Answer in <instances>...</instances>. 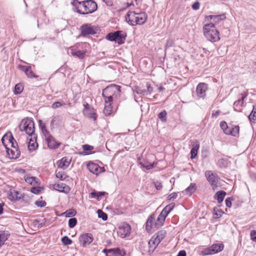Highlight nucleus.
<instances>
[{
  "label": "nucleus",
  "instance_id": "nucleus-1",
  "mask_svg": "<svg viewBox=\"0 0 256 256\" xmlns=\"http://www.w3.org/2000/svg\"><path fill=\"white\" fill-rule=\"evenodd\" d=\"M147 18L148 16L144 12H136L134 11H129L126 16V20L132 26L142 25L146 22Z\"/></svg>",
  "mask_w": 256,
  "mask_h": 256
},
{
  "label": "nucleus",
  "instance_id": "nucleus-2",
  "mask_svg": "<svg viewBox=\"0 0 256 256\" xmlns=\"http://www.w3.org/2000/svg\"><path fill=\"white\" fill-rule=\"evenodd\" d=\"M202 30L204 36L210 42H214L220 40L219 32L213 23L204 24Z\"/></svg>",
  "mask_w": 256,
  "mask_h": 256
},
{
  "label": "nucleus",
  "instance_id": "nucleus-3",
  "mask_svg": "<svg viewBox=\"0 0 256 256\" xmlns=\"http://www.w3.org/2000/svg\"><path fill=\"white\" fill-rule=\"evenodd\" d=\"M156 214H152L148 218L146 224V229L148 232H152L154 228L158 229L161 228L164 223V221L162 218L158 217L154 223H153L154 220L155 219Z\"/></svg>",
  "mask_w": 256,
  "mask_h": 256
},
{
  "label": "nucleus",
  "instance_id": "nucleus-4",
  "mask_svg": "<svg viewBox=\"0 0 256 256\" xmlns=\"http://www.w3.org/2000/svg\"><path fill=\"white\" fill-rule=\"evenodd\" d=\"M22 131H24L28 136H32L34 134V121L28 118L23 119L19 126Z\"/></svg>",
  "mask_w": 256,
  "mask_h": 256
},
{
  "label": "nucleus",
  "instance_id": "nucleus-5",
  "mask_svg": "<svg viewBox=\"0 0 256 256\" xmlns=\"http://www.w3.org/2000/svg\"><path fill=\"white\" fill-rule=\"evenodd\" d=\"M126 34L120 30H117L114 32H110L106 36V38L111 42H116L118 44L124 43Z\"/></svg>",
  "mask_w": 256,
  "mask_h": 256
},
{
  "label": "nucleus",
  "instance_id": "nucleus-6",
  "mask_svg": "<svg viewBox=\"0 0 256 256\" xmlns=\"http://www.w3.org/2000/svg\"><path fill=\"white\" fill-rule=\"evenodd\" d=\"M110 96L114 98H118L121 95V86L112 84L102 90V95Z\"/></svg>",
  "mask_w": 256,
  "mask_h": 256
},
{
  "label": "nucleus",
  "instance_id": "nucleus-7",
  "mask_svg": "<svg viewBox=\"0 0 256 256\" xmlns=\"http://www.w3.org/2000/svg\"><path fill=\"white\" fill-rule=\"evenodd\" d=\"M83 8L82 14H87L94 12L98 8L96 3L92 0H84L82 4Z\"/></svg>",
  "mask_w": 256,
  "mask_h": 256
},
{
  "label": "nucleus",
  "instance_id": "nucleus-8",
  "mask_svg": "<svg viewBox=\"0 0 256 256\" xmlns=\"http://www.w3.org/2000/svg\"><path fill=\"white\" fill-rule=\"evenodd\" d=\"M205 176L208 181L210 184L212 188L214 190L218 186L219 180L220 179L218 176L211 170H207L205 172Z\"/></svg>",
  "mask_w": 256,
  "mask_h": 256
},
{
  "label": "nucleus",
  "instance_id": "nucleus-9",
  "mask_svg": "<svg viewBox=\"0 0 256 256\" xmlns=\"http://www.w3.org/2000/svg\"><path fill=\"white\" fill-rule=\"evenodd\" d=\"M224 248L222 244H215L209 248H205L202 252L204 255H209L217 253L222 251Z\"/></svg>",
  "mask_w": 256,
  "mask_h": 256
},
{
  "label": "nucleus",
  "instance_id": "nucleus-10",
  "mask_svg": "<svg viewBox=\"0 0 256 256\" xmlns=\"http://www.w3.org/2000/svg\"><path fill=\"white\" fill-rule=\"evenodd\" d=\"M48 147L50 149H56L58 148L60 143L56 142L55 138L50 134V132L44 135Z\"/></svg>",
  "mask_w": 256,
  "mask_h": 256
},
{
  "label": "nucleus",
  "instance_id": "nucleus-11",
  "mask_svg": "<svg viewBox=\"0 0 256 256\" xmlns=\"http://www.w3.org/2000/svg\"><path fill=\"white\" fill-rule=\"evenodd\" d=\"M92 234L90 233H85L81 234L79 237V242L83 247H86L93 241Z\"/></svg>",
  "mask_w": 256,
  "mask_h": 256
},
{
  "label": "nucleus",
  "instance_id": "nucleus-12",
  "mask_svg": "<svg viewBox=\"0 0 256 256\" xmlns=\"http://www.w3.org/2000/svg\"><path fill=\"white\" fill-rule=\"evenodd\" d=\"M87 168L90 172L96 175L105 170L104 167H100L98 164L92 162H90L87 164Z\"/></svg>",
  "mask_w": 256,
  "mask_h": 256
},
{
  "label": "nucleus",
  "instance_id": "nucleus-13",
  "mask_svg": "<svg viewBox=\"0 0 256 256\" xmlns=\"http://www.w3.org/2000/svg\"><path fill=\"white\" fill-rule=\"evenodd\" d=\"M208 90V84L205 83H200L196 86V92L200 98H204Z\"/></svg>",
  "mask_w": 256,
  "mask_h": 256
},
{
  "label": "nucleus",
  "instance_id": "nucleus-14",
  "mask_svg": "<svg viewBox=\"0 0 256 256\" xmlns=\"http://www.w3.org/2000/svg\"><path fill=\"white\" fill-rule=\"evenodd\" d=\"M175 206V204L174 203H170L167 206H166L162 210L160 214L158 216V218H162V220L164 222L166 220V218L168 214L172 211V210L174 208Z\"/></svg>",
  "mask_w": 256,
  "mask_h": 256
},
{
  "label": "nucleus",
  "instance_id": "nucleus-15",
  "mask_svg": "<svg viewBox=\"0 0 256 256\" xmlns=\"http://www.w3.org/2000/svg\"><path fill=\"white\" fill-rule=\"evenodd\" d=\"M81 30V35L85 36L88 34H95V32L92 26L90 24H85L82 26L80 28Z\"/></svg>",
  "mask_w": 256,
  "mask_h": 256
},
{
  "label": "nucleus",
  "instance_id": "nucleus-16",
  "mask_svg": "<svg viewBox=\"0 0 256 256\" xmlns=\"http://www.w3.org/2000/svg\"><path fill=\"white\" fill-rule=\"evenodd\" d=\"M18 68L24 72L30 78L38 77V76L36 75L32 71L30 66H25L20 64L18 65Z\"/></svg>",
  "mask_w": 256,
  "mask_h": 256
},
{
  "label": "nucleus",
  "instance_id": "nucleus-17",
  "mask_svg": "<svg viewBox=\"0 0 256 256\" xmlns=\"http://www.w3.org/2000/svg\"><path fill=\"white\" fill-rule=\"evenodd\" d=\"M8 196L11 201L19 200L24 198L22 194H20L18 191L11 190L8 192Z\"/></svg>",
  "mask_w": 256,
  "mask_h": 256
},
{
  "label": "nucleus",
  "instance_id": "nucleus-18",
  "mask_svg": "<svg viewBox=\"0 0 256 256\" xmlns=\"http://www.w3.org/2000/svg\"><path fill=\"white\" fill-rule=\"evenodd\" d=\"M5 148H6V153L8 154L10 158L16 159L20 156V152L18 148H16V150H12L8 148L7 146Z\"/></svg>",
  "mask_w": 256,
  "mask_h": 256
},
{
  "label": "nucleus",
  "instance_id": "nucleus-19",
  "mask_svg": "<svg viewBox=\"0 0 256 256\" xmlns=\"http://www.w3.org/2000/svg\"><path fill=\"white\" fill-rule=\"evenodd\" d=\"M37 136L34 134H33L32 138L30 139L28 142V148L30 152L34 150L38 147V144L36 142Z\"/></svg>",
  "mask_w": 256,
  "mask_h": 256
},
{
  "label": "nucleus",
  "instance_id": "nucleus-20",
  "mask_svg": "<svg viewBox=\"0 0 256 256\" xmlns=\"http://www.w3.org/2000/svg\"><path fill=\"white\" fill-rule=\"evenodd\" d=\"M242 98L236 101L234 104V108L235 111L241 112V107L242 106L244 98L246 96L245 94H241Z\"/></svg>",
  "mask_w": 256,
  "mask_h": 256
},
{
  "label": "nucleus",
  "instance_id": "nucleus-21",
  "mask_svg": "<svg viewBox=\"0 0 256 256\" xmlns=\"http://www.w3.org/2000/svg\"><path fill=\"white\" fill-rule=\"evenodd\" d=\"M54 188L60 192L68 194L70 192V188L65 184H57L54 185Z\"/></svg>",
  "mask_w": 256,
  "mask_h": 256
},
{
  "label": "nucleus",
  "instance_id": "nucleus-22",
  "mask_svg": "<svg viewBox=\"0 0 256 256\" xmlns=\"http://www.w3.org/2000/svg\"><path fill=\"white\" fill-rule=\"evenodd\" d=\"M10 236V234L8 231L0 230V248L4 246Z\"/></svg>",
  "mask_w": 256,
  "mask_h": 256
},
{
  "label": "nucleus",
  "instance_id": "nucleus-23",
  "mask_svg": "<svg viewBox=\"0 0 256 256\" xmlns=\"http://www.w3.org/2000/svg\"><path fill=\"white\" fill-rule=\"evenodd\" d=\"M229 130L226 134L232 136H237L239 134L240 127L236 125H229Z\"/></svg>",
  "mask_w": 256,
  "mask_h": 256
},
{
  "label": "nucleus",
  "instance_id": "nucleus-24",
  "mask_svg": "<svg viewBox=\"0 0 256 256\" xmlns=\"http://www.w3.org/2000/svg\"><path fill=\"white\" fill-rule=\"evenodd\" d=\"M158 241V240L156 239V238H154V236L148 242V246L150 248L148 252H151L152 253L153 252L156 246L160 242Z\"/></svg>",
  "mask_w": 256,
  "mask_h": 256
},
{
  "label": "nucleus",
  "instance_id": "nucleus-25",
  "mask_svg": "<svg viewBox=\"0 0 256 256\" xmlns=\"http://www.w3.org/2000/svg\"><path fill=\"white\" fill-rule=\"evenodd\" d=\"M108 253L111 256H124L126 254L124 250H122L119 248L109 249Z\"/></svg>",
  "mask_w": 256,
  "mask_h": 256
},
{
  "label": "nucleus",
  "instance_id": "nucleus-26",
  "mask_svg": "<svg viewBox=\"0 0 256 256\" xmlns=\"http://www.w3.org/2000/svg\"><path fill=\"white\" fill-rule=\"evenodd\" d=\"M70 162V160L66 157H64L58 162V167L64 170L69 166Z\"/></svg>",
  "mask_w": 256,
  "mask_h": 256
},
{
  "label": "nucleus",
  "instance_id": "nucleus-27",
  "mask_svg": "<svg viewBox=\"0 0 256 256\" xmlns=\"http://www.w3.org/2000/svg\"><path fill=\"white\" fill-rule=\"evenodd\" d=\"M130 226L128 224H126V226L120 228L119 232L122 237H126L130 234Z\"/></svg>",
  "mask_w": 256,
  "mask_h": 256
},
{
  "label": "nucleus",
  "instance_id": "nucleus-28",
  "mask_svg": "<svg viewBox=\"0 0 256 256\" xmlns=\"http://www.w3.org/2000/svg\"><path fill=\"white\" fill-rule=\"evenodd\" d=\"M226 195V192L224 190H220L214 194V198L216 200L218 204L223 202L224 196Z\"/></svg>",
  "mask_w": 256,
  "mask_h": 256
},
{
  "label": "nucleus",
  "instance_id": "nucleus-29",
  "mask_svg": "<svg viewBox=\"0 0 256 256\" xmlns=\"http://www.w3.org/2000/svg\"><path fill=\"white\" fill-rule=\"evenodd\" d=\"M6 140H8V142L14 140V138L10 132L6 134L2 138V142L5 147L7 146V145L5 143Z\"/></svg>",
  "mask_w": 256,
  "mask_h": 256
},
{
  "label": "nucleus",
  "instance_id": "nucleus-30",
  "mask_svg": "<svg viewBox=\"0 0 256 256\" xmlns=\"http://www.w3.org/2000/svg\"><path fill=\"white\" fill-rule=\"evenodd\" d=\"M71 4L72 7V10L74 11H75L80 14H82V10H80L79 6H80V4L79 1L78 0H74L71 2Z\"/></svg>",
  "mask_w": 256,
  "mask_h": 256
},
{
  "label": "nucleus",
  "instance_id": "nucleus-31",
  "mask_svg": "<svg viewBox=\"0 0 256 256\" xmlns=\"http://www.w3.org/2000/svg\"><path fill=\"white\" fill-rule=\"evenodd\" d=\"M200 144L198 142H196V145H193V148L191 149L190 150V158L192 159L194 158L197 155L198 150L199 148Z\"/></svg>",
  "mask_w": 256,
  "mask_h": 256
},
{
  "label": "nucleus",
  "instance_id": "nucleus-32",
  "mask_svg": "<svg viewBox=\"0 0 256 256\" xmlns=\"http://www.w3.org/2000/svg\"><path fill=\"white\" fill-rule=\"evenodd\" d=\"M139 164L141 166H142V168H144L148 170L152 169L154 167V163H149L148 162L144 160L139 162Z\"/></svg>",
  "mask_w": 256,
  "mask_h": 256
},
{
  "label": "nucleus",
  "instance_id": "nucleus-33",
  "mask_svg": "<svg viewBox=\"0 0 256 256\" xmlns=\"http://www.w3.org/2000/svg\"><path fill=\"white\" fill-rule=\"evenodd\" d=\"M105 192H96L94 190L91 193L90 195L92 196V198H96L97 200H100V198L102 196H104L105 194Z\"/></svg>",
  "mask_w": 256,
  "mask_h": 256
},
{
  "label": "nucleus",
  "instance_id": "nucleus-34",
  "mask_svg": "<svg viewBox=\"0 0 256 256\" xmlns=\"http://www.w3.org/2000/svg\"><path fill=\"white\" fill-rule=\"evenodd\" d=\"M71 53L73 56H76L80 59H82L86 56V52L78 50L76 51H72Z\"/></svg>",
  "mask_w": 256,
  "mask_h": 256
},
{
  "label": "nucleus",
  "instance_id": "nucleus-35",
  "mask_svg": "<svg viewBox=\"0 0 256 256\" xmlns=\"http://www.w3.org/2000/svg\"><path fill=\"white\" fill-rule=\"evenodd\" d=\"M112 106L110 104H105L104 109V114L106 116L110 115L112 112Z\"/></svg>",
  "mask_w": 256,
  "mask_h": 256
},
{
  "label": "nucleus",
  "instance_id": "nucleus-36",
  "mask_svg": "<svg viewBox=\"0 0 256 256\" xmlns=\"http://www.w3.org/2000/svg\"><path fill=\"white\" fill-rule=\"evenodd\" d=\"M248 118L251 122H256V105L253 106V110L249 115Z\"/></svg>",
  "mask_w": 256,
  "mask_h": 256
},
{
  "label": "nucleus",
  "instance_id": "nucleus-37",
  "mask_svg": "<svg viewBox=\"0 0 256 256\" xmlns=\"http://www.w3.org/2000/svg\"><path fill=\"white\" fill-rule=\"evenodd\" d=\"M166 235V232L165 230H160L157 232L156 239L158 240V242H161V241L165 238Z\"/></svg>",
  "mask_w": 256,
  "mask_h": 256
},
{
  "label": "nucleus",
  "instance_id": "nucleus-38",
  "mask_svg": "<svg viewBox=\"0 0 256 256\" xmlns=\"http://www.w3.org/2000/svg\"><path fill=\"white\" fill-rule=\"evenodd\" d=\"M24 87L21 84H18L14 86V93L16 94H18L22 92Z\"/></svg>",
  "mask_w": 256,
  "mask_h": 256
},
{
  "label": "nucleus",
  "instance_id": "nucleus-39",
  "mask_svg": "<svg viewBox=\"0 0 256 256\" xmlns=\"http://www.w3.org/2000/svg\"><path fill=\"white\" fill-rule=\"evenodd\" d=\"M196 189V184L194 183H191L190 186L186 189L185 192L188 194H192L194 192Z\"/></svg>",
  "mask_w": 256,
  "mask_h": 256
},
{
  "label": "nucleus",
  "instance_id": "nucleus-40",
  "mask_svg": "<svg viewBox=\"0 0 256 256\" xmlns=\"http://www.w3.org/2000/svg\"><path fill=\"white\" fill-rule=\"evenodd\" d=\"M38 122H39V126L42 132L43 135H44L46 134H48V132H49L46 129L45 124L44 123H43V122L42 120H39Z\"/></svg>",
  "mask_w": 256,
  "mask_h": 256
},
{
  "label": "nucleus",
  "instance_id": "nucleus-41",
  "mask_svg": "<svg viewBox=\"0 0 256 256\" xmlns=\"http://www.w3.org/2000/svg\"><path fill=\"white\" fill-rule=\"evenodd\" d=\"M25 180L27 183H28L30 184H37L38 183V180L36 177L31 176L27 177L25 179Z\"/></svg>",
  "mask_w": 256,
  "mask_h": 256
},
{
  "label": "nucleus",
  "instance_id": "nucleus-42",
  "mask_svg": "<svg viewBox=\"0 0 256 256\" xmlns=\"http://www.w3.org/2000/svg\"><path fill=\"white\" fill-rule=\"evenodd\" d=\"M225 14H222L219 15H214L212 20L214 22H218L220 20H223L226 18Z\"/></svg>",
  "mask_w": 256,
  "mask_h": 256
},
{
  "label": "nucleus",
  "instance_id": "nucleus-43",
  "mask_svg": "<svg viewBox=\"0 0 256 256\" xmlns=\"http://www.w3.org/2000/svg\"><path fill=\"white\" fill-rule=\"evenodd\" d=\"M220 127L222 130L226 134L229 130V126H228L225 121H222L220 122Z\"/></svg>",
  "mask_w": 256,
  "mask_h": 256
},
{
  "label": "nucleus",
  "instance_id": "nucleus-44",
  "mask_svg": "<svg viewBox=\"0 0 256 256\" xmlns=\"http://www.w3.org/2000/svg\"><path fill=\"white\" fill-rule=\"evenodd\" d=\"M76 214V212L74 209H69L64 213V214L66 217L74 216Z\"/></svg>",
  "mask_w": 256,
  "mask_h": 256
},
{
  "label": "nucleus",
  "instance_id": "nucleus-45",
  "mask_svg": "<svg viewBox=\"0 0 256 256\" xmlns=\"http://www.w3.org/2000/svg\"><path fill=\"white\" fill-rule=\"evenodd\" d=\"M62 242L64 246L70 245L72 243V241L68 236H64L62 238Z\"/></svg>",
  "mask_w": 256,
  "mask_h": 256
},
{
  "label": "nucleus",
  "instance_id": "nucleus-46",
  "mask_svg": "<svg viewBox=\"0 0 256 256\" xmlns=\"http://www.w3.org/2000/svg\"><path fill=\"white\" fill-rule=\"evenodd\" d=\"M97 212L99 218H101L104 220H106L108 219L107 214L104 212L102 210H98Z\"/></svg>",
  "mask_w": 256,
  "mask_h": 256
},
{
  "label": "nucleus",
  "instance_id": "nucleus-47",
  "mask_svg": "<svg viewBox=\"0 0 256 256\" xmlns=\"http://www.w3.org/2000/svg\"><path fill=\"white\" fill-rule=\"evenodd\" d=\"M102 97L104 98V102L105 104H112L113 98H114L112 96H106V95H102Z\"/></svg>",
  "mask_w": 256,
  "mask_h": 256
},
{
  "label": "nucleus",
  "instance_id": "nucleus-48",
  "mask_svg": "<svg viewBox=\"0 0 256 256\" xmlns=\"http://www.w3.org/2000/svg\"><path fill=\"white\" fill-rule=\"evenodd\" d=\"M84 109L83 110V113L84 115L88 114V112H92L94 110L93 108H90L89 104L88 103H86L84 104Z\"/></svg>",
  "mask_w": 256,
  "mask_h": 256
},
{
  "label": "nucleus",
  "instance_id": "nucleus-49",
  "mask_svg": "<svg viewBox=\"0 0 256 256\" xmlns=\"http://www.w3.org/2000/svg\"><path fill=\"white\" fill-rule=\"evenodd\" d=\"M77 224V220L75 218H70L68 220V226L70 228H74Z\"/></svg>",
  "mask_w": 256,
  "mask_h": 256
},
{
  "label": "nucleus",
  "instance_id": "nucleus-50",
  "mask_svg": "<svg viewBox=\"0 0 256 256\" xmlns=\"http://www.w3.org/2000/svg\"><path fill=\"white\" fill-rule=\"evenodd\" d=\"M166 111L164 110L158 114V117L162 122H165L166 120Z\"/></svg>",
  "mask_w": 256,
  "mask_h": 256
},
{
  "label": "nucleus",
  "instance_id": "nucleus-51",
  "mask_svg": "<svg viewBox=\"0 0 256 256\" xmlns=\"http://www.w3.org/2000/svg\"><path fill=\"white\" fill-rule=\"evenodd\" d=\"M43 188L42 187H40V186H33L30 189V192L34 194H38L40 191L42 190H43Z\"/></svg>",
  "mask_w": 256,
  "mask_h": 256
},
{
  "label": "nucleus",
  "instance_id": "nucleus-52",
  "mask_svg": "<svg viewBox=\"0 0 256 256\" xmlns=\"http://www.w3.org/2000/svg\"><path fill=\"white\" fill-rule=\"evenodd\" d=\"M134 92H136L138 94H140L142 96L146 95V92L145 90H142L138 87H136L134 90Z\"/></svg>",
  "mask_w": 256,
  "mask_h": 256
},
{
  "label": "nucleus",
  "instance_id": "nucleus-53",
  "mask_svg": "<svg viewBox=\"0 0 256 256\" xmlns=\"http://www.w3.org/2000/svg\"><path fill=\"white\" fill-rule=\"evenodd\" d=\"M218 164L220 168H226L228 164L227 160L223 158L220 159L218 160Z\"/></svg>",
  "mask_w": 256,
  "mask_h": 256
},
{
  "label": "nucleus",
  "instance_id": "nucleus-54",
  "mask_svg": "<svg viewBox=\"0 0 256 256\" xmlns=\"http://www.w3.org/2000/svg\"><path fill=\"white\" fill-rule=\"evenodd\" d=\"M34 204L38 207L42 208L46 206V202L44 200H36Z\"/></svg>",
  "mask_w": 256,
  "mask_h": 256
},
{
  "label": "nucleus",
  "instance_id": "nucleus-55",
  "mask_svg": "<svg viewBox=\"0 0 256 256\" xmlns=\"http://www.w3.org/2000/svg\"><path fill=\"white\" fill-rule=\"evenodd\" d=\"M88 118L91 119H93L94 120L96 119V114L95 112H88V114L86 115Z\"/></svg>",
  "mask_w": 256,
  "mask_h": 256
},
{
  "label": "nucleus",
  "instance_id": "nucleus-56",
  "mask_svg": "<svg viewBox=\"0 0 256 256\" xmlns=\"http://www.w3.org/2000/svg\"><path fill=\"white\" fill-rule=\"evenodd\" d=\"M234 200V198L232 197L228 198L225 200V204L227 207L230 208L232 206V201Z\"/></svg>",
  "mask_w": 256,
  "mask_h": 256
},
{
  "label": "nucleus",
  "instance_id": "nucleus-57",
  "mask_svg": "<svg viewBox=\"0 0 256 256\" xmlns=\"http://www.w3.org/2000/svg\"><path fill=\"white\" fill-rule=\"evenodd\" d=\"M146 86L147 88V90H146V95L148 94H150L152 92V88L150 84L148 83H146Z\"/></svg>",
  "mask_w": 256,
  "mask_h": 256
},
{
  "label": "nucleus",
  "instance_id": "nucleus-58",
  "mask_svg": "<svg viewBox=\"0 0 256 256\" xmlns=\"http://www.w3.org/2000/svg\"><path fill=\"white\" fill-rule=\"evenodd\" d=\"M82 148L84 151H89L94 149V147L88 144H84L82 146Z\"/></svg>",
  "mask_w": 256,
  "mask_h": 256
},
{
  "label": "nucleus",
  "instance_id": "nucleus-59",
  "mask_svg": "<svg viewBox=\"0 0 256 256\" xmlns=\"http://www.w3.org/2000/svg\"><path fill=\"white\" fill-rule=\"evenodd\" d=\"M200 4L198 2H194L192 6V8L194 10H198L200 8Z\"/></svg>",
  "mask_w": 256,
  "mask_h": 256
},
{
  "label": "nucleus",
  "instance_id": "nucleus-60",
  "mask_svg": "<svg viewBox=\"0 0 256 256\" xmlns=\"http://www.w3.org/2000/svg\"><path fill=\"white\" fill-rule=\"evenodd\" d=\"M178 196V194L176 192H172L168 196V200H170L172 199L176 198Z\"/></svg>",
  "mask_w": 256,
  "mask_h": 256
},
{
  "label": "nucleus",
  "instance_id": "nucleus-61",
  "mask_svg": "<svg viewBox=\"0 0 256 256\" xmlns=\"http://www.w3.org/2000/svg\"><path fill=\"white\" fill-rule=\"evenodd\" d=\"M250 238L252 240L256 242V231L252 230L250 232Z\"/></svg>",
  "mask_w": 256,
  "mask_h": 256
},
{
  "label": "nucleus",
  "instance_id": "nucleus-62",
  "mask_svg": "<svg viewBox=\"0 0 256 256\" xmlns=\"http://www.w3.org/2000/svg\"><path fill=\"white\" fill-rule=\"evenodd\" d=\"M64 172H58L56 173V177L60 178L62 180L64 179Z\"/></svg>",
  "mask_w": 256,
  "mask_h": 256
},
{
  "label": "nucleus",
  "instance_id": "nucleus-63",
  "mask_svg": "<svg viewBox=\"0 0 256 256\" xmlns=\"http://www.w3.org/2000/svg\"><path fill=\"white\" fill-rule=\"evenodd\" d=\"M214 215L216 216V218H218L222 216V211L218 210L216 211V208H214Z\"/></svg>",
  "mask_w": 256,
  "mask_h": 256
},
{
  "label": "nucleus",
  "instance_id": "nucleus-64",
  "mask_svg": "<svg viewBox=\"0 0 256 256\" xmlns=\"http://www.w3.org/2000/svg\"><path fill=\"white\" fill-rule=\"evenodd\" d=\"M62 106V104L60 102H54L52 104V108H60Z\"/></svg>",
  "mask_w": 256,
  "mask_h": 256
}]
</instances>
